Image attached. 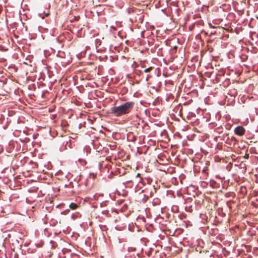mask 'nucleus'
Masks as SVG:
<instances>
[{
  "label": "nucleus",
  "instance_id": "7c9ffc66",
  "mask_svg": "<svg viewBox=\"0 0 258 258\" xmlns=\"http://www.w3.org/2000/svg\"><path fill=\"white\" fill-rule=\"evenodd\" d=\"M42 179H45L46 178H43Z\"/></svg>",
  "mask_w": 258,
  "mask_h": 258
},
{
  "label": "nucleus",
  "instance_id": "4468645a",
  "mask_svg": "<svg viewBox=\"0 0 258 258\" xmlns=\"http://www.w3.org/2000/svg\"><path fill=\"white\" fill-rule=\"evenodd\" d=\"M182 179V178H178V179L179 180V181L181 182V184L182 183V181L181 180ZM172 180H173V181H172L173 183L174 182H178L177 178H172Z\"/></svg>",
  "mask_w": 258,
  "mask_h": 258
},
{
  "label": "nucleus",
  "instance_id": "39448f33",
  "mask_svg": "<svg viewBox=\"0 0 258 258\" xmlns=\"http://www.w3.org/2000/svg\"><path fill=\"white\" fill-rule=\"evenodd\" d=\"M140 180L139 181L138 183L136 186V188H142L145 185V183L147 182L148 183H150V181L151 180V178H140Z\"/></svg>",
  "mask_w": 258,
  "mask_h": 258
},
{
  "label": "nucleus",
  "instance_id": "0eeeda50",
  "mask_svg": "<svg viewBox=\"0 0 258 258\" xmlns=\"http://www.w3.org/2000/svg\"><path fill=\"white\" fill-rule=\"evenodd\" d=\"M8 179V180H10L11 183L9 185L10 187L11 188H12V187H15L16 186H18V185H16V181H17V180L19 179V178H12V179H10V178H7Z\"/></svg>",
  "mask_w": 258,
  "mask_h": 258
},
{
  "label": "nucleus",
  "instance_id": "1a4fd4ad",
  "mask_svg": "<svg viewBox=\"0 0 258 258\" xmlns=\"http://www.w3.org/2000/svg\"><path fill=\"white\" fill-rule=\"evenodd\" d=\"M143 191H144L143 189L142 190L141 193H140V197L141 200L142 201V202L143 203H145L147 201V200L148 199V196L146 195L145 194H142Z\"/></svg>",
  "mask_w": 258,
  "mask_h": 258
},
{
  "label": "nucleus",
  "instance_id": "ddd939ff",
  "mask_svg": "<svg viewBox=\"0 0 258 258\" xmlns=\"http://www.w3.org/2000/svg\"><path fill=\"white\" fill-rule=\"evenodd\" d=\"M70 208L73 210H75L76 209L77 207H78V205L76 203H72L70 204Z\"/></svg>",
  "mask_w": 258,
  "mask_h": 258
},
{
  "label": "nucleus",
  "instance_id": "5701e85b",
  "mask_svg": "<svg viewBox=\"0 0 258 258\" xmlns=\"http://www.w3.org/2000/svg\"><path fill=\"white\" fill-rule=\"evenodd\" d=\"M255 182L258 183V178H255Z\"/></svg>",
  "mask_w": 258,
  "mask_h": 258
},
{
  "label": "nucleus",
  "instance_id": "9d476101",
  "mask_svg": "<svg viewBox=\"0 0 258 258\" xmlns=\"http://www.w3.org/2000/svg\"><path fill=\"white\" fill-rule=\"evenodd\" d=\"M125 187H132L133 186V183L131 180L126 181L125 182H123Z\"/></svg>",
  "mask_w": 258,
  "mask_h": 258
},
{
  "label": "nucleus",
  "instance_id": "412c9836",
  "mask_svg": "<svg viewBox=\"0 0 258 258\" xmlns=\"http://www.w3.org/2000/svg\"><path fill=\"white\" fill-rule=\"evenodd\" d=\"M60 173H62L61 171L59 170L55 173V175H58Z\"/></svg>",
  "mask_w": 258,
  "mask_h": 258
},
{
  "label": "nucleus",
  "instance_id": "dca6fc26",
  "mask_svg": "<svg viewBox=\"0 0 258 258\" xmlns=\"http://www.w3.org/2000/svg\"><path fill=\"white\" fill-rule=\"evenodd\" d=\"M202 247L201 246H197V247L196 248V249L197 251H199L200 253L202 252Z\"/></svg>",
  "mask_w": 258,
  "mask_h": 258
},
{
  "label": "nucleus",
  "instance_id": "6e6552de",
  "mask_svg": "<svg viewBox=\"0 0 258 258\" xmlns=\"http://www.w3.org/2000/svg\"><path fill=\"white\" fill-rule=\"evenodd\" d=\"M64 256V258H79L78 255L77 254L71 253L70 251H68Z\"/></svg>",
  "mask_w": 258,
  "mask_h": 258
},
{
  "label": "nucleus",
  "instance_id": "c756f323",
  "mask_svg": "<svg viewBox=\"0 0 258 258\" xmlns=\"http://www.w3.org/2000/svg\"><path fill=\"white\" fill-rule=\"evenodd\" d=\"M38 178L41 177V175H39L37 177Z\"/></svg>",
  "mask_w": 258,
  "mask_h": 258
},
{
  "label": "nucleus",
  "instance_id": "4be33fe9",
  "mask_svg": "<svg viewBox=\"0 0 258 258\" xmlns=\"http://www.w3.org/2000/svg\"><path fill=\"white\" fill-rule=\"evenodd\" d=\"M140 174L139 173H138V174H137V175L136 176V177H140Z\"/></svg>",
  "mask_w": 258,
  "mask_h": 258
},
{
  "label": "nucleus",
  "instance_id": "f3484780",
  "mask_svg": "<svg viewBox=\"0 0 258 258\" xmlns=\"http://www.w3.org/2000/svg\"><path fill=\"white\" fill-rule=\"evenodd\" d=\"M152 67H149V68H148L147 69H146L144 70V72L146 73H149V72H150L152 70Z\"/></svg>",
  "mask_w": 258,
  "mask_h": 258
},
{
  "label": "nucleus",
  "instance_id": "f8f14e48",
  "mask_svg": "<svg viewBox=\"0 0 258 258\" xmlns=\"http://www.w3.org/2000/svg\"><path fill=\"white\" fill-rule=\"evenodd\" d=\"M78 162H79L80 164H81L83 166H85L86 165V164H87V162L86 161L83 159H79L78 160Z\"/></svg>",
  "mask_w": 258,
  "mask_h": 258
},
{
  "label": "nucleus",
  "instance_id": "9b49d317",
  "mask_svg": "<svg viewBox=\"0 0 258 258\" xmlns=\"http://www.w3.org/2000/svg\"><path fill=\"white\" fill-rule=\"evenodd\" d=\"M214 132L219 134H221L223 132V128L222 126H218L215 129Z\"/></svg>",
  "mask_w": 258,
  "mask_h": 258
},
{
  "label": "nucleus",
  "instance_id": "bb28decb",
  "mask_svg": "<svg viewBox=\"0 0 258 258\" xmlns=\"http://www.w3.org/2000/svg\"><path fill=\"white\" fill-rule=\"evenodd\" d=\"M215 177L218 178V177H220L219 176V175H216Z\"/></svg>",
  "mask_w": 258,
  "mask_h": 258
},
{
  "label": "nucleus",
  "instance_id": "20e7f679",
  "mask_svg": "<svg viewBox=\"0 0 258 258\" xmlns=\"http://www.w3.org/2000/svg\"><path fill=\"white\" fill-rule=\"evenodd\" d=\"M208 180L209 185L213 188H218L220 187V183L222 182V178H218V181L214 180L213 178H205Z\"/></svg>",
  "mask_w": 258,
  "mask_h": 258
},
{
  "label": "nucleus",
  "instance_id": "393cba45",
  "mask_svg": "<svg viewBox=\"0 0 258 258\" xmlns=\"http://www.w3.org/2000/svg\"><path fill=\"white\" fill-rule=\"evenodd\" d=\"M229 203H230V201H228V202H227V205H228V206H229Z\"/></svg>",
  "mask_w": 258,
  "mask_h": 258
},
{
  "label": "nucleus",
  "instance_id": "a878e982",
  "mask_svg": "<svg viewBox=\"0 0 258 258\" xmlns=\"http://www.w3.org/2000/svg\"><path fill=\"white\" fill-rule=\"evenodd\" d=\"M148 77H149V76H148ZM146 81H148V77H146Z\"/></svg>",
  "mask_w": 258,
  "mask_h": 258
},
{
  "label": "nucleus",
  "instance_id": "a211bd4d",
  "mask_svg": "<svg viewBox=\"0 0 258 258\" xmlns=\"http://www.w3.org/2000/svg\"><path fill=\"white\" fill-rule=\"evenodd\" d=\"M191 208H192V206H189L188 208L187 207H186L185 208V210L187 211H189V212H191L192 211Z\"/></svg>",
  "mask_w": 258,
  "mask_h": 258
},
{
  "label": "nucleus",
  "instance_id": "b1692460",
  "mask_svg": "<svg viewBox=\"0 0 258 258\" xmlns=\"http://www.w3.org/2000/svg\"><path fill=\"white\" fill-rule=\"evenodd\" d=\"M258 196V191L257 192H255V196Z\"/></svg>",
  "mask_w": 258,
  "mask_h": 258
},
{
  "label": "nucleus",
  "instance_id": "c85d7f7f",
  "mask_svg": "<svg viewBox=\"0 0 258 258\" xmlns=\"http://www.w3.org/2000/svg\"><path fill=\"white\" fill-rule=\"evenodd\" d=\"M50 177H53V175L51 173Z\"/></svg>",
  "mask_w": 258,
  "mask_h": 258
},
{
  "label": "nucleus",
  "instance_id": "cd10ccee",
  "mask_svg": "<svg viewBox=\"0 0 258 258\" xmlns=\"http://www.w3.org/2000/svg\"><path fill=\"white\" fill-rule=\"evenodd\" d=\"M20 177V175H17V176H15V177L17 178V177Z\"/></svg>",
  "mask_w": 258,
  "mask_h": 258
},
{
  "label": "nucleus",
  "instance_id": "6ab92c4d",
  "mask_svg": "<svg viewBox=\"0 0 258 258\" xmlns=\"http://www.w3.org/2000/svg\"><path fill=\"white\" fill-rule=\"evenodd\" d=\"M246 187L245 186H241L240 188V190L242 192H245L246 191Z\"/></svg>",
  "mask_w": 258,
  "mask_h": 258
},
{
  "label": "nucleus",
  "instance_id": "423d86ee",
  "mask_svg": "<svg viewBox=\"0 0 258 258\" xmlns=\"http://www.w3.org/2000/svg\"><path fill=\"white\" fill-rule=\"evenodd\" d=\"M245 130L242 126H238L236 127L234 130V133L239 136L243 135L245 133Z\"/></svg>",
  "mask_w": 258,
  "mask_h": 258
},
{
  "label": "nucleus",
  "instance_id": "7ed1b4c3",
  "mask_svg": "<svg viewBox=\"0 0 258 258\" xmlns=\"http://www.w3.org/2000/svg\"><path fill=\"white\" fill-rule=\"evenodd\" d=\"M26 183L27 185L30 184L31 185V187L28 190L29 191H33L38 189L41 184L40 182L33 179L27 180Z\"/></svg>",
  "mask_w": 258,
  "mask_h": 258
},
{
  "label": "nucleus",
  "instance_id": "aec40b11",
  "mask_svg": "<svg viewBox=\"0 0 258 258\" xmlns=\"http://www.w3.org/2000/svg\"><path fill=\"white\" fill-rule=\"evenodd\" d=\"M135 250H136V248L134 247H128V251L129 252L134 251H135Z\"/></svg>",
  "mask_w": 258,
  "mask_h": 258
},
{
  "label": "nucleus",
  "instance_id": "f257e3e1",
  "mask_svg": "<svg viewBox=\"0 0 258 258\" xmlns=\"http://www.w3.org/2000/svg\"><path fill=\"white\" fill-rule=\"evenodd\" d=\"M135 103L133 101L126 102L118 106L110 108V113L115 117H120L129 113L133 109Z\"/></svg>",
  "mask_w": 258,
  "mask_h": 258
},
{
  "label": "nucleus",
  "instance_id": "2eb2a0df",
  "mask_svg": "<svg viewBox=\"0 0 258 258\" xmlns=\"http://www.w3.org/2000/svg\"><path fill=\"white\" fill-rule=\"evenodd\" d=\"M209 185L208 180H207V181H203L202 182V185L203 186H206V185Z\"/></svg>",
  "mask_w": 258,
  "mask_h": 258
},
{
  "label": "nucleus",
  "instance_id": "f03ea898",
  "mask_svg": "<svg viewBox=\"0 0 258 258\" xmlns=\"http://www.w3.org/2000/svg\"><path fill=\"white\" fill-rule=\"evenodd\" d=\"M70 181V186L72 188L79 187L84 185L87 186L88 178H83L84 181H81L82 178H68Z\"/></svg>",
  "mask_w": 258,
  "mask_h": 258
}]
</instances>
